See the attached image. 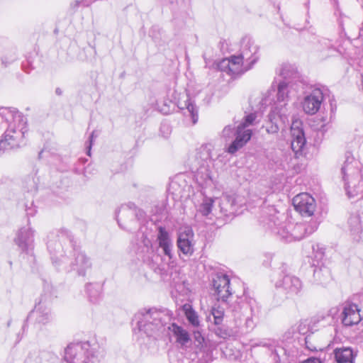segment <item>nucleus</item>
I'll list each match as a JSON object with an SVG mask.
<instances>
[{"label": "nucleus", "instance_id": "423d86ee", "mask_svg": "<svg viewBox=\"0 0 363 363\" xmlns=\"http://www.w3.org/2000/svg\"><path fill=\"white\" fill-rule=\"evenodd\" d=\"M102 352L96 340L72 343L65 350L66 363H100Z\"/></svg>", "mask_w": 363, "mask_h": 363}, {"label": "nucleus", "instance_id": "c03bdc74", "mask_svg": "<svg viewBox=\"0 0 363 363\" xmlns=\"http://www.w3.org/2000/svg\"><path fill=\"white\" fill-rule=\"evenodd\" d=\"M268 101H269L268 97H265V98L264 99V100H263L264 104H267V102H268Z\"/></svg>", "mask_w": 363, "mask_h": 363}, {"label": "nucleus", "instance_id": "6ab92c4d", "mask_svg": "<svg viewBox=\"0 0 363 363\" xmlns=\"http://www.w3.org/2000/svg\"><path fill=\"white\" fill-rule=\"evenodd\" d=\"M251 137L252 130L239 125L236 130V138L228 147V152L234 154L250 140Z\"/></svg>", "mask_w": 363, "mask_h": 363}, {"label": "nucleus", "instance_id": "79ce46f5", "mask_svg": "<svg viewBox=\"0 0 363 363\" xmlns=\"http://www.w3.org/2000/svg\"><path fill=\"white\" fill-rule=\"evenodd\" d=\"M302 363H321L320 360L315 357H311L303 361Z\"/></svg>", "mask_w": 363, "mask_h": 363}, {"label": "nucleus", "instance_id": "ddd939ff", "mask_svg": "<svg viewBox=\"0 0 363 363\" xmlns=\"http://www.w3.org/2000/svg\"><path fill=\"white\" fill-rule=\"evenodd\" d=\"M360 308L353 303H345L341 313V320L345 326L357 325L362 320Z\"/></svg>", "mask_w": 363, "mask_h": 363}, {"label": "nucleus", "instance_id": "f257e3e1", "mask_svg": "<svg viewBox=\"0 0 363 363\" xmlns=\"http://www.w3.org/2000/svg\"><path fill=\"white\" fill-rule=\"evenodd\" d=\"M301 81L281 80L277 86V101H274L268 116L266 130L268 133H277L280 128H284L289 123L288 102L296 97L302 88Z\"/></svg>", "mask_w": 363, "mask_h": 363}, {"label": "nucleus", "instance_id": "ea45409f", "mask_svg": "<svg viewBox=\"0 0 363 363\" xmlns=\"http://www.w3.org/2000/svg\"><path fill=\"white\" fill-rule=\"evenodd\" d=\"M97 137V135H96V131L94 130L92 131L91 134L89 136V145L87 146V149H88V151H87V155H91V145L93 144V142L94 140V139Z\"/></svg>", "mask_w": 363, "mask_h": 363}, {"label": "nucleus", "instance_id": "9b49d317", "mask_svg": "<svg viewBox=\"0 0 363 363\" xmlns=\"http://www.w3.org/2000/svg\"><path fill=\"white\" fill-rule=\"evenodd\" d=\"M295 209L303 216H311L313 214L316 203L314 198L308 193H301L293 199Z\"/></svg>", "mask_w": 363, "mask_h": 363}, {"label": "nucleus", "instance_id": "f704fd0d", "mask_svg": "<svg viewBox=\"0 0 363 363\" xmlns=\"http://www.w3.org/2000/svg\"><path fill=\"white\" fill-rule=\"evenodd\" d=\"M212 146L211 145H202L199 150V154L200 158L203 161L211 160L213 157Z\"/></svg>", "mask_w": 363, "mask_h": 363}, {"label": "nucleus", "instance_id": "a211bd4d", "mask_svg": "<svg viewBox=\"0 0 363 363\" xmlns=\"http://www.w3.org/2000/svg\"><path fill=\"white\" fill-rule=\"evenodd\" d=\"M29 318L35 320V321L39 324L45 325L49 323L52 320L50 305L47 303L40 301L30 313Z\"/></svg>", "mask_w": 363, "mask_h": 363}, {"label": "nucleus", "instance_id": "0eeeda50", "mask_svg": "<svg viewBox=\"0 0 363 363\" xmlns=\"http://www.w3.org/2000/svg\"><path fill=\"white\" fill-rule=\"evenodd\" d=\"M359 162L353 157H348L342 167V179L345 182V189L349 197H354L359 194L356 183L361 177Z\"/></svg>", "mask_w": 363, "mask_h": 363}, {"label": "nucleus", "instance_id": "39448f33", "mask_svg": "<svg viewBox=\"0 0 363 363\" xmlns=\"http://www.w3.org/2000/svg\"><path fill=\"white\" fill-rule=\"evenodd\" d=\"M267 226L273 233L286 242L300 240L317 229L315 224L309 228L303 223H294L287 214L280 213L269 217Z\"/></svg>", "mask_w": 363, "mask_h": 363}, {"label": "nucleus", "instance_id": "bb28decb", "mask_svg": "<svg viewBox=\"0 0 363 363\" xmlns=\"http://www.w3.org/2000/svg\"><path fill=\"white\" fill-rule=\"evenodd\" d=\"M320 43L321 46V48H320V51L323 52V57L326 58L328 57L335 56L337 54H340L345 56V57H347L346 53H343L339 49L333 48L329 40L323 39L320 42Z\"/></svg>", "mask_w": 363, "mask_h": 363}, {"label": "nucleus", "instance_id": "b1692460", "mask_svg": "<svg viewBox=\"0 0 363 363\" xmlns=\"http://www.w3.org/2000/svg\"><path fill=\"white\" fill-rule=\"evenodd\" d=\"M172 332L176 337V341L182 347H186L191 342V338L187 330L175 323H169L167 332Z\"/></svg>", "mask_w": 363, "mask_h": 363}, {"label": "nucleus", "instance_id": "72a5a7b5", "mask_svg": "<svg viewBox=\"0 0 363 363\" xmlns=\"http://www.w3.org/2000/svg\"><path fill=\"white\" fill-rule=\"evenodd\" d=\"M211 315L213 318L215 325H220L223 320L224 311L220 307H213L211 309Z\"/></svg>", "mask_w": 363, "mask_h": 363}, {"label": "nucleus", "instance_id": "7c9ffc66", "mask_svg": "<svg viewBox=\"0 0 363 363\" xmlns=\"http://www.w3.org/2000/svg\"><path fill=\"white\" fill-rule=\"evenodd\" d=\"M184 314L189 322V323L194 327H199L200 325V320L197 313L193 309L192 306L189 304H185L183 306Z\"/></svg>", "mask_w": 363, "mask_h": 363}, {"label": "nucleus", "instance_id": "58836bf2", "mask_svg": "<svg viewBox=\"0 0 363 363\" xmlns=\"http://www.w3.org/2000/svg\"><path fill=\"white\" fill-rule=\"evenodd\" d=\"M235 128L232 125H227L224 128L223 130V135L225 138H229L234 133Z\"/></svg>", "mask_w": 363, "mask_h": 363}, {"label": "nucleus", "instance_id": "a878e982", "mask_svg": "<svg viewBox=\"0 0 363 363\" xmlns=\"http://www.w3.org/2000/svg\"><path fill=\"white\" fill-rule=\"evenodd\" d=\"M335 361L337 363H352L354 359L353 351L350 347L336 348L334 350Z\"/></svg>", "mask_w": 363, "mask_h": 363}, {"label": "nucleus", "instance_id": "c756f323", "mask_svg": "<svg viewBox=\"0 0 363 363\" xmlns=\"http://www.w3.org/2000/svg\"><path fill=\"white\" fill-rule=\"evenodd\" d=\"M362 217L359 214H352L348 220L350 230L352 234L358 235L362 230Z\"/></svg>", "mask_w": 363, "mask_h": 363}, {"label": "nucleus", "instance_id": "2eb2a0df", "mask_svg": "<svg viewBox=\"0 0 363 363\" xmlns=\"http://www.w3.org/2000/svg\"><path fill=\"white\" fill-rule=\"evenodd\" d=\"M74 261L70 262L72 270L75 271L79 276H85L88 269L91 267V262L86 255L77 250H73Z\"/></svg>", "mask_w": 363, "mask_h": 363}, {"label": "nucleus", "instance_id": "412c9836", "mask_svg": "<svg viewBox=\"0 0 363 363\" xmlns=\"http://www.w3.org/2000/svg\"><path fill=\"white\" fill-rule=\"evenodd\" d=\"M157 241L164 254L171 259L173 257L172 251L174 246L170 235L164 228L159 227Z\"/></svg>", "mask_w": 363, "mask_h": 363}, {"label": "nucleus", "instance_id": "c85d7f7f", "mask_svg": "<svg viewBox=\"0 0 363 363\" xmlns=\"http://www.w3.org/2000/svg\"><path fill=\"white\" fill-rule=\"evenodd\" d=\"M220 211L224 213H231L235 210V199L233 196L223 194L219 199Z\"/></svg>", "mask_w": 363, "mask_h": 363}, {"label": "nucleus", "instance_id": "f03ea898", "mask_svg": "<svg viewBox=\"0 0 363 363\" xmlns=\"http://www.w3.org/2000/svg\"><path fill=\"white\" fill-rule=\"evenodd\" d=\"M7 127L0 138V155L20 147L28 131L27 118L13 108H0V130Z\"/></svg>", "mask_w": 363, "mask_h": 363}, {"label": "nucleus", "instance_id": "473e14b6", "mask_svg": "<svg viewBox=\"0 0 363 363\" xmlns=\"http://www.w3.org/2000/svg\"><path fill=\"white\" fill-rule=\"evenodd\" d=\"M213 200L211 198H204L199 206V212L203 216L208 215L213 206Z\"/></svg>", "mask_w": 363, "mask_h": 363}, {"label": "nucleus", "instance_id": "a18cd8bd", "mask_svg": "<svg viewBox=\"0 0 363 363\" xmlns=\"http://www.w3.org/2000/svg\"><path fill=\"white\" fill-rule=\"evenodd\" d=\"M307 347H308L310 350H311V351L316 350V348H315V347H309V346H307Z\"/></svg>", "mask_w": 363, "mask_h": 363}, {"label": "nucleus", "instance_id": "4c0bfd02", "mask_svg": "<svg viewBox=\"0 0 363 363\" xmlns=\"http://www.w3.org/2000/svg\"><path fill=\"white\" fill-rule=\"evenodd\" d=\"M194 338L196 346L201 348L203 347V343L204 342V337L202 336L201 333L199 331H194Z\"/></svg>", "mask_w": 363, "mask_h": 363}, {"label": "nucleus", "instance_id": "6e6552de", "mask_svg": "<svg viewBox=\"0 0 363 363\" xmlns=\"http://www.w3.org/2000/svg\"><path fill=\"white\" fill-rule=\"evenodd\" d=\"M325 91L323 88L314 87L308 94L304 96L301 106L306 113L313 115L320 110Z\"/></svg>", "mask_w": 363, "mask_h": 363}, {"label": "nucleus", "instance_id": "393cba45", "mask_svg": "<svg viewBox=\"0 0 363 363\" xmlns=\"http://www.w3.org/2000/svg\"><path fill=\"white\" fill-rule=\"evenodd\" d=\"M234 316L237 321H239V324H241L242 321H245V325L246 328H252V308L248 303L242 304L240 307V311L235 310Z\"/></svg>", "mask_w": 363, "mask_h": 363}, {"label": "nucleus", "instance_id": "f8f14e48", "mask_svg": "<svg viewBox=\"0 0 363 363\" xmlns=\"http://www.w3.org/2000/svg\"><path fill=\"white\" fill-rule=\"evenodd\" d=\"M291 148L295 154L301 152L306 145V140L300 121H294L291 125Z\"/></svg>", "mask_w": 363, "mask_h": 363}, {"label": "nucleus", "instance_id": "37998d69", "mask_svg": "<svg viewBox=\"0 0 363 363\" xmlns=\"http://www.w3.org/2000/svg\"><path fill=\"white\" fill-rule=\"evenodd\" d=\"M16 59V57L15 56H13L11 57L10 59H9V61H6V57H3L1 59V61H2V63L4 64L5 65H7L10 63H11L12 62L15 61Z\"/></svg>", "mask_w": 363, "mask_h": 363}, {"label": "nucleus", "instance_id": "a19ab883", "mask_svg": "<svg viewBox=\"0 0 363 363\" xmlns=\"http://www.w3.org/2000/svg\"><path fill=\"white\" fill-rule=\"evenodd\" d=\"M318 252H317V255H315V257L318 259H321L324 255V249L320 248L318 245L315 246Z\"/></svg>", "mask_w": 363, "mask_h": 363}, {"label": "nucleus", "instance_id": "dca6fc26", "mask_svg": "<svg viewBox=\"0 0 363 363\" xmlns=\"http://www.w3.org/2000/svg\"><path fill=\"white\" fill-rule=\"evenodd\" d=\"M34 232L30 226L21 228L17 233L15 242L23 250L28 252L33 247Z\"/></svg>", "mask_w": 363, "mask_h": 363}, {"label": "nucleus", "instance_id": "2f4dec72", "mask_svg": "<svg viewBox=\"0 0 363 363\" xmlns=\"http://www.w3.org/2000/svg\"><path fill=\"white\" fill-rule=\"evenodd\" d=\"M91 301L95 302L101 294V286L99 284H89L86 286Z\"/></svg>", "mask_w": 363, "mask_h": 363}, {"label": "nucleus", "instance_id": "49530a36", "mask_svg": "<svg viewBox=\"0 0 363 363\" xmlns=\"http://www.w3.org/2000/svg\"><path fill=\"white\" fill-rule=\"evenodd\" d=\"M313 250H315V246H313Z\"/></svg>", "mask_w": 363, "mask_h": 363}, {"label": "nucleus", "instance_id": "7ed1b4c3", "mask_svg": "<svg viewBox=\"0 0 363 363\" xmlns=\"http://www.w3.org/2000/svg\"><path fill=\"white\" fill-rule=\"evenodd\" d=\"M240 55L220 60L217 67L221 72L236 77L249 70L259 60V47L250 37L241 40Z\"/></svg>", "mask_w": 363, "mask_h": 363}, {"label": "nucleus", "instance_id": "1a4fd4ad", "mask_svg": "<svg viewBox=\"0 0 363 363\" xmlns=\"http://www.w3.org/2000/svg\"><path fill=\"white\" fill-rule=\"evenodd\" d=\"M177 244L179 250L185 255L191 256L194 252V233L189 226H183L178 231Z\"/></svg>", "mask_w": 363, "mask_h": 363}, {"label": "nucleus", "instance_id": "20e7f679", "mask_svg": "<svg viewBox=\"0 0 363 363\" xmlns=\"http://www.w3.org/2000/svg\"><path fill=\"white\" fill-rule=\"evenodd\" d=\"M140 331L155 338L167 332L172 317L167 310L143 308L135 315Z\"/></svg>", "mask_w": 363, "mask_h": 363}, {"label": "nucleus", "instance_id": "4468645a", "mask_svg": "<svg viewBox=\"0 0 363 363\" xmlns=\"http://www.w3.org/2000/svg\"><path fill=\"white\" fill-rule=\"evenodd\" d=\"M213 286L218 296V300L226 301L231 295L230 290V279L222 273L216 274L213 279Z\"/></svg>", "mask_w": 363, "mask_h": 363}, {"label": "nucleus", "instance_id": "4be33fe9", "mask_svg": "<svg viewBox=\"0 0 363 363\" xmlns=\"http://www.w3.org/2000/svg\"><path fill=\"white\" fill-rule=\"evenodd\" d=\"M277 73L283 77L282 80L301 81V75L298 67L295 64L282 63L278 68Z\"/></svg>", "mask_w": 363, "mask_h": 363}, {"label": "nucleus", "instance_id": "cd10ccee", "mask_svg": "<svg viewBox=\"0 0 363 363\" xmlns=\"http://www.w3.org/2000/svg\"><path fill=\"white\" fill-rule=\"evenodd\" d=\"M313 278L316 284L324 285L331 279L330 271L324 266L317 267L314 269Z\"/></svg>", "mask_w": 363, "mask_h": 363}, {"label": "nucleus", "instance_id": "c9c22d12", "mask_svg": "<svg viewBox=\"0 0 363 363\" xmlns=\"http://www.w3.org/2000/svg\"><path fill=\"white\" fill-rule=\"evenodd\" d=\"M256 118L257 115L255 113H250L245 117V121L240 123V125L246 128L247 126L253 125Z\"/></svg>", "mask_w": 363, "mask_h": 363}, {"label": "nucleus", "instance_id": "e433bc0d", "mask_svg": "<svg viewBox=\"0 0 363 363\" xmlns=\"http://www.w3.org/2000/svg\"><path fill=\"white\" fill-rule=\"evenodd\" d=\"M92 2L93 1L91 0H74L71 4V6L74 9L79 6H89Z\"/></svg>", "mask_w": 363, "mask_h": 363}, {"label": "nucleus", "instance_id": "f3484780", "mask_svg": "<svg viewBox=\"0 0 363 363\" xmlns=\"http://www.w3.org/2000/svg\"><path fill=\"white\" fill-rule=\"evenodd\" d=\"M178 108L182 113L191 117L192 123L195 124L198 121V108L189 95L184 94L180 96L177 102Z\"/></svg>", "mask_w": 363, "mask_h": 363}, {"label": "nucleus", "instance_id": "9d476101", "mask_svg": "<svg viewBox=\"0 0 363 363\" xmlns=\"http://www.w3.org/2000/svg\"><path fill=\"white\" fill-rule=\"evenodd\" d=\"M275 285L289 298L299 295L303 289V284L299 278L291 275L284 276L282 279L277 281Z\"/></svg>", "mask_w": 363, "mask_h": 363}, {"label": "nucleus", "instance_id": "5701e85b", "mask_svg": "<svg viewBox=\"0 0 363 363\" xmlns=\"http://www.w3.org/2000/svg\"><path fill=\"white\" fill-rule=\"evenodd\" d=\"M56 360V355L52 352L35 351L29 353L25 360V363H54Z\"/></svg>", "mask_w": 363, "mask_h": 363}, {"label": "nucleus", "instance_id": "aec40b11", "mask_svg": "<svg viewBox=\"0 0 363 363\" xmlns=\"http://www.w3.org/2000/svg\"><path fill=\"white\" fill-rule=\"evenodd\" d=\"M58 236H52L48 243V250L51 255L52 262L57 264L58 262L66 263L67 258L63 254L62 240L57 238Z\"/></svg>", "mask_w": 363, "mask_h": 363}]
</instances>
